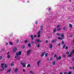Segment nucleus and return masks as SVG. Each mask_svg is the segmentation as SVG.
<instances>
[{"mask_svg":"<svg viewBox=\"0 0 74 74\" xmlns=\"http://www.w3.org/2000/svg\"><path fill=\"white\" fill-rule=\"evenodd\" d=\"M16 56H15V58H18L19 55H21V52L19 51V53L17 52L16 53Z\"/></svg>","mask_w":74,"mask_h":74,"instance_id":"f257e3e1","label":"nucleus"},{"mask_svg":"<svg viewBox=\"0 0 74 74\" xmlns=\"http://www.w3.org/2000/svg\"><path fill=\"white\" fill-rule=\"evenodd\" d=\"M21 64L22 65V66H23V67H26V64H25L24 62H21Z\"/></svg>","mask_w":74,"mask_h":74,"instance_id":"f03ea898","label":"nucleus"},{"mask_svg":"<svg viewBox=\"0 0 74 74\" xmlns=\"http://www.w3.org/2000/svg\"><path fill=\"white\" fill-rule=\"evenodd\" d=\"M31 51L32 50H29L27 51V55H30Z\"/></svg>","mask_w":74,"mask_h":74,"instance_id":"7ed1b4c3","label":"nucleus"},{"mask_svg":"<svg viewBox=\"0 0 74 74\" xmlns=\"http://www.w3.org/2000/svg\"><path fill=\"white\" fill-rule=\"evenodd\" d=\"M4 63H3L1 64V67L2 68L3 70H4Z\"/></svg>","mask_w":74,"mask_h":74,"instance_id":"20e7f679","label":"nucleus"},{"mask_svg":"<svg viewBox=\"0 0 74 74\" xmlns=\"http://www.w3.org/2000/svg\"><path fill=\"white\" fill-rule=\"evenodd\" d=\"M36 42H42V41L41 40H40V39H36L35 40Z\"/></svg>","mask_w":74,"mask_h":74,"instance_id":"39448f33","label":"nucleus"},{"mask_svg":"<svg viewBox=\"0 0 74 74\" xmlns=\"http://www.w3.org/2000/svg\"><path fill=\"white\" fill-rule=\"evenodd\" d=\"M16 50H17V48L16 47H14L13 49V52H15L16 51Z\"/></svg>","mask_w":74,"mask_h":74,"instance_id":"423d86ee","label":"nucleus"},{"mask_svg":"<svg viewBox=\"0 0 74 74\" xmlns=\"http://www.w3.org/2000/svg\"><path fill=\"white\" fill-rule=\"evenodd\" d=\"M41 60H40L38 61L37 62V64L38 66H40V63H41Z\"/></svg>","mask_w":74,"mask_h":74,"instance_id":"0eeeda50","label":"nucleus"},{"mask_svg":"<svg viewBox=\"0 0 74 74\" xmlns=\"http://www.w3.org/2000/svg\"><path fill=\"white\" fill-rule=\"evenodd\" d=\"M56 41V40L54 39L53 40L51 41V43L53 44V43H54V42H55Z\"/></svg>","mask_w":74,"mask_h":74,"instance_id":"6e6552de","label":"nucleus"},{"mask_svg":"<svg viewBox=\"0 0 74 74\" xmlns=\"http://www.w3.org/2000/svg\"><path fill=\"white\" fill-rule=\"evenodd\" d=\"M45 53V51H44V52H43L42 53V55H41V57H43V56H44V55Z\"/></svg>","mask_w":74,"mask_h":74,"instance_id":"1a4fd4ad","label":"nucleus"},{"mask_svg":"<svg viewBox=\"0 0 74 74\" xmlns=\"http://www.w3.org/2000/svg\"><path fill=\"white\" fill-rule=\"evenodd\" d=\"M52 45V44H50L49 45V47L50 48H52L53 47Z\"/></svg>","mask_w":74,"mask_h":74,"instance_id":"9d476101","label":"nucleus"},{"mask_svg":"<svg viewBox=\"0 0 74 74\" xmlns=\"http://www.w3.org/2000/svg\"><path fill=\"white\" fill-rule=\"evenodd\" d=\"M62 58V57H61V56H60L59 57H58H58H57V60H59V59H61Z\"/></svg>","mask_w":74,"mask_h":74,"instance_id":"9b49d317","label":"nucleus"},{"mask_svg":"<svg viewBox=\"0 0 74 74\" xmlns=\"http://www.w3.org/2000/svg\"><path fill=\"white\" fill-rule=\"evenodd\" d=\"M30 37L32 40L34 39V38L33 37V35H31L30 36Z\"/></svg>","mask_w":74,"mask_h":74,"instance_id":"f8f14e48","label":"nucleus"},{"mask_svg":"<svg viewBox=\"0 0 74 74\" xmlns=\"http://www.w3.org/2000/svg\"><path fill=\"white\" fill-rule=\"evenodd\" d=\"M61 36L62 38H64V34H62L61 35Z\"/></svg>","mask_w":74,"mask_h":74,"instance_id":"ddd939ff","label":"nucleus"},{"mask_svg":"<svg viewBox=\"0 0 74 74\" xmlns=\"http://www.w3.org/2000/svg\"><path fill=\"white\" fill-rule=\"evenodd\" d=\"M69 27H71V28H72L73 27V25H72V24H69Z\"/></svg>","mask_w":74,"mask_h":74,"instance_id":"4468645a","label":"nucleus"},{"mask_svg":"<svg viewBox=\"0 0 74 74\" xmlns=\"http://www.w3.org/2000/svg\"><path fill=\"white\" fill-rule=\"evenodd\" d=\"M71 55H72V54L71 53L68 56V57H71Z\"/></svg>","mask_w":74,"mask_h":74,"instance_id":"2eb2a0df","label":"nucleus"},{"mask_svg":"<svg viewBox=\"0 0 74 74\" xmlns=\"http://www.w3.org/2000/svg\"><path fill=\"white\" fill-rule=\"evenodd\" d=\"M7 57L8 59H9V58H11V56H10V55H8L7 56Z\"/></svg>","mask_w":74,"mask_h":74,"instance_id":"dca6fc26","label":"nucleus"},{"mask_svg":"<svg viewBox=\"0 0 74 74\" xmlns=\"http://www.w3.org/2000/svg\"><path fill=\"white\" fill-rule=\"evenodd\" d=\"M28 46L29 48H30V47H31V44L30 43H29L28 45Z\"/></svg>","mask_w":74,"mask_h":74,"instance_id":"f3484780","label":"nucleus"},{"mask_svg":"<svg viewBox=\"0 0 74 74\" xmlns=\"http://www.w3.org/2000/svg\"><path fill=\"white\" fill-rule=\"evenodd\" d=\"M4 67L5 68V69H6L7 68V64H5L4 65Z\"/></svg>","mask_w":74,"mask_h":74,"instance_id":"a211bd4d","label":"nucleus"},{"mask_svg":"<svg viewBox=\"0 0 74 74\" xmlns=\"http://www.w3.org/2000/svg\"><path fill=\"white\" fill-rule=\"evenodd\" d=\"M18 68H16V69L14 71L15 73H16L17 72V71H18Z\"/></svg>","mask_w":74,"mask_h":74,"instance_id":"6ab92c4d","label":"nucleus"},{"mask_svg":"<svg viewBox=\"0 0 74 74\" xmlns=\"http://www.w3.org/2000/svg\"><path fill=\"white\" fill-rule=\"evenodd\" d=\"M58 39H59V40H63V39L60 37H58Z\"/></svg>","mask_w":74,"mask_h":74,"instance_id":"aec40b11","label":"nucleus"},{"mask_svg":"<svg viewBox=\"0 0 74 74\" xmlns=\"http://www.w3.org/2000/svg\"><path fill=\"white\" fill-rule=\"evenodd\" d=\"M11 71V69H9L8 71H7V73H10Z\"/></svg>","mask_w":74,"mask_h":74,"instance_id":"412c9836","label":"nucleus"},{"mask_svg":"<svg viewBox=\"0 0 74 74\" xmlns=\"http://www.w3.org/2000/svg\"><path fill=\"white\" fill-rule=\"evenodd\" d=\"M9 43L10 44V45H13V44H12V43L11 42H9Z\"/></svg>","mask_w":74,"mask_h":74,"instance_id":"4be33fe9","label":"nucleus"},{"mask_svg":"<svg viewBox=\"0 0 74 74\" xmlns=\"http://www.w3.org/2000/svg\"><path fill=\"white\" fill-rule=\"evenodd\" d=\"M48 54L47 53H46L45 55V57H47L48 56Z\"/></svg>","mask_w":74,"mask_h":74,"instance_id":"5701e85b","label":"nucleus"},{"mask_svg":"<svg viewBox=\"0 0 74 74\" xmlns=\"http://www.w3.org/2000/svg\"><path fill=\"white\" fill-rule=\"evenodd\" d=\"M72 74V72L70 71L68 73V74Z\"/></svg>","mask_w":74,"mask_h":74,"instance_id":"b1692460","label":"nucleus"},{"mask_svg":"<svg viewBox=\"0 0 74 74\" xmlns=\"http://www.w3.org/2000/svg\"><path fill=\"white\" fill-rule=\"evenodd\" d=\"M43 27L42 26H41L40 27V29L41 30H42V27Z\"/></svg>","mask_w":74,"mask_h":74,"instance_id":"393cba45","label":"nucleus"},{"mask_svg":"<svg viewBox=\"0 0 74 74\" xmlns=\"http://www.w3.org/2000/svg\"><path fill=\"white\" fill-rule=\"evenodd\" d=\"M56 29H53V32H56Z\"/></svg>","mask_w":74,"mask_h":74,"instance_id":"a878e982","label":"nucleus"},{"mask_svg":"<svg viewBox=\"0 0 74 74\" xmlns=\"http://www.w3.org/2000/svg\"><path fill=\"white\" fill-rule=\"evenodd\" d=\"M52 64H53V65H54L55 64V62L53 61V62Z\"/></svg>","mask_w":74,"mask_h":74,"instance_id":"bb28decb","label":"nucleus"},{"mask_svg":"<svg viewBox=\"0 0 74 74\" xmlns=\"http://www.w3.org/2000/svg\"><path fill=\"white\" fill-rule=\"evenodd\" d=\"M3 59V57L2 56H0V60Z\"/></svg>","mask_w":74,"mask_h":74,"instance_id":"cd10ccee","label":"nucleus"},{"mask_svg":"<svg viewBox=\"0 0 74 74\" xmlns=\"http://www.w3.org/2000/svg\"><path fill=\"white\" fill-rule=\"evenodd\" d=\"M21 48L22 49H23V48H25V46H23L21 47Z\"/></svg>","mask_w":74,"mask_h":74,"instance_id":"c85d7f7f","label":"nucleus"},{"mask_svg":"<svg viewBox=\"0 0 74 74\" xmlns=\"http://www.w3.org/2000/svg\"><path fill=\"white\" fill-rule=\"evenodd\" d=\"M61 34L60 33L58 34V33H57V35L58 36H60Z\"/></svg>","mask_w":74,"mask_h":74,"instance_id":"c756f323","label":"nucleus"},{"mask_svg":"<svg viewBox=\"0 0 74 74\" xmlns=\"http://www.w3.org/2000/svg\"><path fill=\"white\" fill-rule=\"evenodd\" d=\"M38 34V37L39 38L40 37V36H41L40 34Z\"/></svg>","mask_w":74,"mask_h":74,"instance_id":"7c9ffc66","label":"nucleus"},{"mask_svg":"<svg viewBox=\"0 0 74 74\" xmlns=\"http://www.w3.org/2000/svg\"><path fill=\"white\" fill-rule=\"evenodd\" d=\"M40 34V30L38 31V32L37 33V34Z\"/></svg>","mask_w":74,"mask_h":74,"instance_id":"2f4dec72","label":"nucleus"},{"mask_svg":"<svg viewBox=\"0 0 74 74\" xmlns=\"http://www.w3.org/2000/svg\"><path fill=\"white\" fill-rule=\"evenodd\" d=\"M64 43V41H62L61 42L62 44H63Z\"/></svg>","mask_w":74,"mask_h":74,"instance_id":"473e14b6","label":"nucleus"},{"mask_svg":"<svg viewBox=\"0 0 74 74\" xmlns=\"http://www.w3.org/2000/svg\"><path fill=\"white\" fill-rule=\"evenodd\" d=\"M60 30H61V28H59L57 29V30H58V31H60Z\"/></svg>","mask_w":74,"mask_h":74,"instance_id":"72a5a7b5","label":"nucleus"},{"mask_svg":"<svg viewBox=\"0 0 74 74\" xmlns=\"http://www.w3.org/2000/svg\"><path fill=\"white\" fill-rule=\"evenodd\" d=\"M27 40H25L24 42H25V43H27Z\"/></svg>","mask_w":74,"mask_h":74,"instance_id":"f704fd0d","label":"nucleus"},{"mask_svg":"<svg viewBox=\"0 0 74 74\" xmlns=\"http://www.w3.org/2000/svg\"><path fill=\"white\" fill-rule=\"evenodd\" d=\"M66 54H67V55H68V54H69V53H70L69 52L67 51L66 52Z\"/></svg>","mask_w":74,"mask_h":74,"instance_id":"c9c22d12","label":"nucleus"},{"mask_svg":"<svg viewBox=\"0 0 74 74\" xmlns=\"http://www.w3.org/2000/svg\"><path fill=\"white\" fill-rule=\"evenodd\" d=\"M30 64H28L27 65V67H30Z\"/></svg>","mask_w":74,"mask_h":74,"instance_id":"e433bc0d","label":"nucleus"},{"mask_svg":"<svg viewBox=\"0 0 74 74\" xmlns=\"http://www.w3.org/2000/svg\"><path fill=\"white\" fill-rule=\"evenodd\" d=\"M66 45H64L63 46V49H64V47H66Z\"/></svg>","mask_w":74,"mask_h":74,"instance_id":"4c0bfd02","label":"nucleus"},{"mask_svg":"<svg viewBox=\"0 0 74 74\" xmlns=\"http://www.w3.org/2000/svg\"><path fill=\"white\" fill-rule=\"evenodd\" d=\"M52 60H53V58H50V61H52Z\"/></svg>","mask_w":74,"mask_h":74,"instance_id":"58836bf2","label":"nucleus"},{"mask_svg":"<svg viewBox=\"0 0 74 74\" xmlns=\"http://www.w3.org/2000/svg\"><path fill=\"white\" fill-rule=\"evenodd\" d=\"M29 73H33V72H32V71H30V72H29Z\"/></svg>","mask_w":74,"mask_h":74,"instance_id":"ea45409f","label":"nucleus"},{"mask_svg":"<svg viewBox=\"0 0 74 74\" xmlns=\"http://www.w3.org/2000/svg\"><path fill=\"white\" fill-rule=\"evenodd\" d=\"M45 42H46V43H48V40H46L45 41Z\"/></svg>","mask_w":74,"mask_h":74,"instance_id":"a19ab883","label":"nucleus"},{"mask_svg":"<svg viewBox=\"0 0 74 74\" xmlns=\"http://www.w3.org/2000/svg\"><path fill=\"white\" fill-rule=\"evenodd\" d=\"M65 49H68V47L66 46L65 48Z\"/></svg>","mask_w":74,"mask_h":74,"instance_id":"79ce46f5","label":"nucleus"},{"mask_svg":"<svg viewBox=\"0 0 74 74\" xmlns=\"http://www.w3.org/2000/svg\"><path fill=\"white\" fill-rule=\"evenodd\" d=\"M66 29V27H65L63 28V30H65Z\"/></svg>","mask_w":74,"mask_h":74,"instance_id":"37998d69","label":"nucleus"},{"mask_svg":"<svg viewBox=\"0 0 74 74\" xmlns=\"http://www.w3.org/2000/svg\"><path fill=\"white\" fill-rule=\"evenodd\" d=\"M72 70H74V64L73 65V67L72 68Z\"/></svg>","mask_w":74,"mask_h":74,"instance_id":"c03bdc74","label":"nucleus"},{"mask_svg":"<svg viewBox=\"0 0 74 74\" xmlns=\"http://www.w3.org/2000/svg\"><path fill=\"white\" fill-rule=\"evenodd\" d=\"M11 66H12H12H13L14 65V64H10Z\"/></svg>","mask_w":74,"mask_h":74,"instance_id":"a18cd8bd","label":"nucleus"},{"mask_svg":"<svg viewBox=\"0 0 74 74\" xmlns=\"http://www.w3.org/2000/svg\"><path fill=\"white\" fill-rule=\"evenodd\" d=\"M64 74H67V72H64Z\"/></svg>","mask_w":74,"mask_h":74,"instance_id":"49530a36","label":"nucleus"},{"mask_svg":"<svg viewBox=\"0 0 74 74\" xmlns=\"http://www.w3.org/2000/svg\"><path fill=\"white\" fill-rule=\"evenodd\" d=\"M60 25H58L57 26V27H60Z\"/></svg>","mask_w":74,"mask_h":74,"instance_id":"de8ad7c7","label":"nucleus"},{"mask_svg":"<svg viewBox=\"0 0 74 74\" xmlns=\"http://www.w3.org/2000/svg\"><path fill=\"white\" fill-rule=\"evenodd\" d=\"M37 47H40V45L38 44V45L37 46Z\"/></svg>","mask_w":74,"mask_h":74,"instance_id":"09e8293b","label":"nucleus"},{"mask_svg":"<svg viewBox=\"0 0 74 74\" xmlns=\"http://www.w3.org/2000/svg\"><path fill=\"white\" fill-rule=\"evenodd\" d=\"M32 44H34V42L33 41H32Z\"/></svg>","mask_w":74,"mask_h":74,"instance_id":"8fccbe9b","label":"nucleus"},{"mask_svg":"<svg viewBox=\"0 0 74 74\" xmlns=\"http://www.w3.org/2000/svg\"><path fill=\"white\" fill-rule=\"evenodd\" d=\"M36 37H37V36L36 35H35L34 36V37L35 38Z\"/></svg>","mask_w":74,"mask_h":74,"instance_id":"3c124183","label":"nucleus"},{"mask_svg":"<svg viewBox=\"0 0 74 74\" xmlns=\"http://www.w3.org/2000/svg\"><path fill=\"white\" fill-rule=\"evenodd\" d=\"M73 37V35H70L69 36V37Z\"/></svg>","mask_w":74,"mask_h":74,"instance_id":"603ef678","label":"nucleus"},{"mask_svg":"<svg viewBox=\"0 0 74 74\" xmlns=\"http://www.w3.org/2000/svg\"><path fill=\"white\" fill-rule=\"evenodd\" d=\"M37 23H38V22H37V21H36L35 22L36 24H37Z\"/></svg>","mask_w":74,"mask_h":74,"instance_id":"864d4df0","label":"nucleus"},{"mask_svg":"<svg viewBox=\"0 0 74 74\" xmlns=\"http://www.w3.org/2000/svg\"><path fill=\"white\" fill-rule=\"evenodd\" d=\"M23 72H25V70L24 69H23Z\"/></svg>","mask_w":74,"mask_h":74,"instance_id":"5fc2aeb1","label":"nucleus"},{"mask_svg":"<svg viewBox=\"0 0 74 74\" xmlns=\"http://www.w3.org/2000/svg\"><path fill=\"white\" fill-rule=\"evenodd\" d=\"M56 54H55L54 55V57H56Z\"/></svg>","mask_w":74,"mask_h":74,"instance_id":"6e6d98bb","label":"nucleus"},{"mask_svg":"<svg viewBox=\"0 0 74 74\" xmlns=\"http://www.w3.org/2000/svg\"><path fill=\"white\" fill-rule=\"evenodd\" d=\"M18 42H19V41L17 40V41H16V43H18Z\"/></svg>","mask_w":74,"mask_h":74,"instance_id":"4d7b16f0","label":"nucleus"},{"mask_svg":"<svg viewBox=\"0 0 74 74\" xmlns=\"http://www.w3.org/2000/svg\"><path fill=\"white\" fill-rule=\"evenodd\" d=\"M60 45V43H59V44H58V46H59Z\"/></svg>","mask_w":74,"mask_h":74,"instance_id":"13d9d810","label":"nucleus"},{"mask_svg":"<svg viewBox=\"0 0 74 74\" xmlns=\"http://www.w3.org/2000/svg\"><path fill=\"white\" fill-rule=\"evenodd\" d=\"M51 10V8H49V10H48V11H50Z\"/></svg>","mask_w":74,"mask_h":74,"instance_id":"bf43d9fd","label":"nucleus"},{"mask_svg":"<svg viewBox=\"0 0 74 74\" xmlns=\"http://www.w3.org/2000/svg\"><path fill=\"white\" fill-rule=\"evenodd\" d=\"M8 45V43H6V45Z\"/></svg>","mask_w":74,"mask_h":74,"instance_id":"052dcab7","label":"nucleus"},{"mask_svg":"<svg viewBox=\"0 0 74 74\" xmlns=\"http://www.w3.org/2000/svg\"><path fill=\"white\" fill-rule=\"evenodd\" d=\"M60 74H63V73L61 72L60 73Z\"/></svg>","mask_w":74,"mask_h":74,"instance_id":"680f3d73","label":"nucleus"},{"mask_svg":"<svg viewBox=\"0 0 74 74\" xmlns=\"http://www.w3.org/2000/svg\"><path fill=\"white\" fill-rule=\"evenodd\" d=\"M47 60H49V58H47Z\"/></svg>","mask_w":74,"mask_h":74,"instance_id":"e2e57ef3","label":"nucleus"},{"mask_svg":"<svg viewBox=\"0 0 74 74\" xmlns=\"http://www.w3.org/2000/svg\"><path fill=\"white\" fill-rule=\"evenodd\" d=\"M10 53V52H8L7 53V54H9Z\"/></svg>","mask_w":74,"mask_h":74,"instance_id":"0e129e2a","label":"nucleus"},{"mask_svg":"<svg viewBox=\"0 0 74 74\" xmlns=\"http://www.w3.org/2000/svg\"><path fill=\"white\" fill-rule=\"evenodd\" d=\"M70 69H72V67H70Z\"/></svg>","mask_w":74,"mask_h":74,"instance_id":"69168bd1","label":"nucleus"},{"mask_svg":"<svg viewBox=\"0 0 74 74\" xmlns=\"http://www.w3.org/2000/svg\"><path fill=\"white\" fill-rule=\"evenodd\" d=\"M19 59V57L18 58H17V59Z\"/></svg>","mask_w":74,"mask_h":74,"instance_id":"338daca9","label":"nucleus"},{"mask_svg":"<svg viewBox=\"0 0 74 74\" xmlns=\"http://www.w3.org/2000/svg\"><path fill=\"white\" fill-rule=\"evenodd\" d=\"M71 0H70V1H71Z\"/></svg>","mask_w":74,"mask_h":74,"instance_id":"774afa93","label":"nucleus"}]
</instances>
